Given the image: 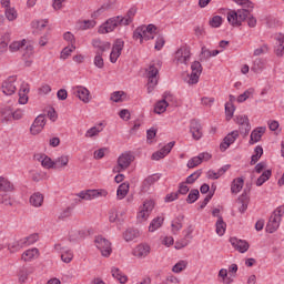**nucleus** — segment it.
<instances>
[{
	"label": "nucleus",
	"instance_id": "obj_1",
	"mask_svg": "<svg viewBox=\"0 0 284 284\" xmlns=\"http://www.w3.org/2000/svg\"><path fill=\"white\" fill-rule=\"evenodd\" d=\"M237 6H242V9L231 10L227 12V21L233 28L243 26V21L247 19L248 28H256V18L250 16V12L254 10V3L250 0H233Z\"/></svg>",
	"mask_w": 284,
	"mask_h": 284
},
{
	"label": "nucleus",
	"instance_id": "obj_2",
	"mask_svg": "<svg viewBox=\"0 0 284 284\" xmlns=\"http://www.w3.org/2000/svg\"><path fill=\"white\" fill-rule=\"evenodd\" d=\"M284 214V206H278L273 214L271 215L267 224H266V232L268 234H274L278 227H281V221Z\"/></svg>",
	"mask_w": 284,
	"mask_h": 284
},
{
	"label": "nucleus",
	"instance_id": "obj_3",
	"mask_svg": "<svg viewBox=\"0 0 284 284\" xmlns=\"http://www.w3.org/2000/svg\"><path fill=\"white\" fill-rule=\"evenodd\" d=\"M159 68H161V61H158L155 64H150L146 70L148 82V92H153L154 88L159 84Z\"/></svg>",
	"mask_w": 284,
	"mask_h": 284
},
{
	"label": "nucleus",
	"instance_id": "obj_4",
	"mask_svg": "<svg viewBox=\"0 0 284 284\" xmlns=\"http://www.w3.org/2000/svg\"><path fill=\"white\" fill-rule=\"evenodd\" d=\"M134 161V156L130 154V152H124L118 158V165L113 168L114 174H121V172H125L128 168Z\"/></svg>",
	"mask_w": 284,
	"mask_h": 284
},
{
	"label": "nucleus",
	"instance_id": "obj_5",
	"mask_svg": "<svg viewBox=\"0 0 284 284\" xmlns=\"http://www.w3.org/2000/svg\"><path fill=\"white\" fill-rule=\"evenodd\" d=\"M95 246L101 252V255L108 258L112 254V242L99 235L94 240Z\"/></svg>",
	"mask_w": 284,
	"mask_h": 284
},
{
	"label": "nucleus",
	"instance_id": "obj_6",
	"mask_svg": "<svg viewBox=\"0 0 284 284\" xmlns=\"http://www.w3.org/2000/svg\"><path fill=\"white\" fill-rule=\"evenodd\" d=\"M77 196L83 201H92L94 199H99L100 196H108V191L105 189L87 190L78 193Z\"/></svg>",
	"mask_w": 284,
	"mask_h": 284
},
{
	"label": "nucleus",
	"instance_id": "obj_7",
	"mask_svg": "<svg viewBox=\"0 0 284 284\" xmlns=\"http://www.w3.org/2000/svg\"><path fill=\"white\" fill-rule=\"evenodd\" d=\"M1 89L6 97H12V94L17 92V75H11L8 78V80H4Z\"/></svg>",
	"mask_w": 284,
	"mask_h": 284
},
{
	"label": "nucleus",
	"instance_id": "obj_8",
	"mask_svg": "<svg viewBox=\"0 0 284 284\" xmlns=\"http://www.w3.org/2000/svg\"><path fill=\"white\" fill-rule=\"evenodd\" d=\"M191 58H192V52L187 47H181L175 52V61L178 64L180 63L183 65H187V62H190Z\"/></svg>",
	"mask_w": 284,
	"mask_h": 284
},
{
	"label": "nucleus",
	"instance_id": "obj_9",
	"mask_svg": "<svg viewBox=\"0 0 284 284\" xmlns=\"http://www.w3.org/2000/svg\"><path fill=\"white\" fill-rule=\"evenodd\" d=\"M119 18H109L98 30L99 34H108L114 32L119 28Z\"/></svg>",
	"mask_w": 284,
	"mask_h": 284
},
{
	"label": "nucleus",
	"instance_id": "obj_10",
	"mask_svg": "<svg viewBox=\"0 0 284 284\" xmlns=\"http://www.w3.org/2000/svg\"><path fill=\"white\" fill-rule=\"evenodd\" d=\"M123 48H125V42L122 39L115 40L110 53L111 63H116V61H119V57H121V52H123Z\"/></svg>",
	"mask_w": 284,
	"mask_h": 284
},
{
	"label": "nucleus",
	"instance_id": "obj_11",
	"mask_svg": "<svg viewBox=\"0 0 284 284\" xmlns=\"http://www.w3.org/2000/svg\"><path fill=\"white\" fill-rule=\"evenodd\" d=\"M9 50L11 52H17L18 50H27V52L22 54L26 59L28 57H32V52L34 48H32V45H26V40H22V41H16L11 43L9 45Z\"/></svg>",
	"mask_w": 284,
	"mask_h": 284
},
{
	"label": "nucleus",
	"instance_id": "obj_12",
	"mask_svg": "<svg viewBox=\"0 0 284 284\" xmlns=\"http://www.w3.org/2000/svg\"><path fill=\"white\" fill-rule=\"evenodd\" d=\"M91 45L95 50V54H103L104 52H110L112 44L108 41H103L99 38H95L91 41Z\"/></svg>",
	"mask_w": 284,
	"mask_h": 284
},
{
	"label": "nucleus",
	"instance_id": "obj_13",
	"mask_svg": "<svg viewBox=\"0 0 284 284\" xmlns=\"http://www.w3.org/2000/svg\"><path fill=\"white\" fill-rule=\"evenodd\" d=\"M43 128H45V115L40 114L36 118L33 123L30 126V132L33 136H37V134H41L43 131Z\"/></svg>",
	"mask_w": 284,
	"mask_h": 284
},
{
	"label": "nucleus",
	"instance_id": "obj_14",
	"mask_svg": "<svg viewBox=\"0 0 284 284\" xmlns=\"http://www.w3.org/2000/svg\"><path fill=\"white\" fill-rule=\"evenodd\" d=\"M190 132L192 133V136L195 141H199L203 138V126L199 120H191Z\"/></svg>",
	"mask_w": 284,
	"mask_h": 284
},
{
	"label": "nucleus",
	"instance_id": "obj_15",
	"mask_svg": "<svg viewBox=\"0 0 284 284\" xmlns=\"http://www.w3.org/2000/svg\"><path fill=\"white\" fill-rule=\"evenodd\" d=\"M175 142H169L164 145L160 151H156L152 154L151 159L153 161H161V159H165L170 152H172V148H174Z\"/></svg>",
	"mask_w": 284,
	"mask_h": 284
},
{
	"label": "nucleus",
	"instance_id": "obj_16",
	"mask_svg": "<svg viewBox=\"0 0 284 284\" xmlns=\"http://www.w3.org/2000/svg\"><path fill=\"white\" fill-rule=\"evenodd\" d=\"M172 97V93L170 92H165L163 94V99L158 101L155 106H154V112L155 114H163V112H165V110H168V101H170V98Z\"/></svg>",
	"mask_w": 284,
	"mask_h": 284
},
{
	"label": "nucleus",
	"instance_id": "obj_17",
	"mask_svg": "<svg viewBox=\"0 0 284 284\" xmlns=\"http://www.w3.org/2000/svg\"><path fill=\"white\" fill-rule=\"evenodd\" d=\"M230 243L241 254H245V252H247L250 250V243H247V241H245V240H239L236 237H231Z\"/></svg>",
	"mask_w": 284,
	"mask_h": 284
},
{
	"label": "nucleus",
	"instance_id": "obj_18",
	"mask_svg": "<svg viewBox=\"0 0 284 284\" xmlns=\"http://www.w3.org/2000/svg\"><path fill=\"white\" fill-rule=\"evenodd\" d=\"M236 139H239V130L229 133L224 138L223 142L220 144L221 152H225V150H227V148H230V145H232V143H234Z\"/></svg>",
	"mask_w": 284,
	"mask_h": 284
},
{
	"label": "nucleus",
	"instance_id": "obj_19",
	"mask_svg": "<svg viewBox=\"0 0 284 284\" xmlns=\"http://www.w3.org/2000/svg\"><path fill=\"white\" fill-rule=\"evenodd\" d=\"M74 94L83 103H90V90H88V88L78 85L74 88Z\"/></svg>",
	"mask_w": 284,
	"mask_h": 284
},
{
	"label": "nucleus",
	"instance_id": "obj_20",
	"mask_svg": "<svg viewBox=\"0 0 284 284\" xmlns=\"http://www.w3.org/2000/svg\"><path fill=\"white\" fill-rule=\"evenodd\" d=\"M265 130H267L265 126H258L254 129L251 133V139L248 141L250 145H254V143H258V141L263 139V134H265Z\"/></svg>",
	"mask_w": 284,
	"mask_h": 284
},
{
	"label": "nucleus",
	"instance_id": "obj_21",
	"mask_svg": "<svg viewBox=\"0 0 284 284\" xmlns=\"http://www.w3.org/2000/svg\"><path fill=\"white\" fill-rule=\"evenodd\" d=\"M136 258H145L150 254V245L139 244L132 252Z\"/></svg>",
	"mask_w": 284,
	"mask_h": 284
},
{
	"label": "nucleus",
	"instance_id": "obj_22",
	"mask_svg": "<svg viewBox=\"0 0 284 284\" xmlns=\"http://www.w3.org/2000/svg\"><path fill=\"white\" fill-rule=\"evenodd\" d=\"M39 248H29L22 253L21 260L24 261V263H30L31 261L37 260L39 257Z\"/></svg>",
	"mask_w": 284,
	"mask_h": 284
},
{
	"label": "nucleus",
	"instance_id": "obj_23",
	"mask_svg": "<svg viewBox=\"0 0 284 284\" xmlns=\"http://www.w3.org/2000/svg\"><path fill=\"white\" fill-rule=\"evenodd\" d=\"M70 163V155H61L53 161V170H61V168H68Z\"/></svg>",
	"mask_w": 284,
	"mask_h": 284
},
{
	"label": "nucleus",
	"instance_id": "obj_24",
	"mask_svg": "<svg viewBox=\"0 0 284 284\" xmlns=\"http://www.w3.org/2000/svg\"><path fill=\"white\" fill-rule=\"evenodd\" d=\"M101 132H103V123H99L95 126L90 128L89 130H87L84 136L85 139H94V136H99V134H101Z\"/></svg>",
	"mask_w": 284,
	"mask_h": 284
},
{
	"label": "nucleus",
	"instance_id": "obj_25",
	"mask_svg": "<svg viewBox=\"0 0 284 284\" xmlns=\"http://www.w3.org/2000/svg\"><path fill=\"white\" fill-rule=\"evenodd\" d=\"M156 33V26L149 24L143 26V39L144 41H150V39H154V34Z\"/></svg>",
	"mask_w": 284,
	"mask_h": 284
},
{
	"label": "nucleus",
	"instance_id": "obj_26",
	"mask_svg": "<svg viewBox=\"0 0 284 284\" xmlns=\"http://www.w3.org/2000/svg\"><path fill=\"white\" fill-rule=\"evenodd\" d=\"M141 236V233L136 229H128L123 233V239L126 241V243H130L131 241H134L135 239H139Z\"/></svg>",
	"mask_w": 284,
	"mask_h": 284
},
{
	"label": "nucleus",
	"instance_id": "obj_27",
	"mask_svg": "<svg viewBox=\"0 0 284 284\" xmlns=\"http://www.w3.org/2000/svg\"><path fill=\"white\" fill-rule=\"evenodd\" d=\"M243 185H245V180H243V178H237L233 180L231 185L232 194H239V192L243 190Z\"/></svg>",
	"mask_w": 284,
	"mask_h": 284
},
{
	"label": "nucleus",
	"instance_id": "obj_28",
	"mask_svg": "<svg viewBox=\"0 0 284 284\" xmlns=\"http://www.w3.org/2000/svg\"><path fill=\"white\" fill-rule=\"evenodd\" d=\"M48 26V20H34L31 23V28H33V34H40L41 30Z\"/></svg>",
	"mask_w": 284,
	"mask_h": 284
},
{
	"label": "nucleus",
	"instance_id": "obj_29",
	"mask_svg": "<svg viewBox=\"0 0 284 284\" xmlns=\"http://www.w3.org/2000/svg\"><path fill=\"white\" fill-rule=\"evenodd\" d=\"M237 203H239V212H241V214H244L247 211V193L244 191V194L240 195L237 199Z\"/></svg>",
	"mask_w": 284,
	"mask_h": 284
},
{
	"label": "nucleus",
	"instance_id": "obj_30",
	"mask_svg": "<svg viewBox=\"0 0 284 284\" xmlns=\"http://www.w3.org/2000/svg\"><path fill=\"white\" fill-rule=\"evenodd\" d=\"M215 227H216L215 232L219 236H223V234H225V230L227 229V224L223 221V216H217Z\"/></svg>",
	"mask_w": 284,
	"mask_h": 284
},
{
	"label": "nucleus",
	"instance_id": "obj_31",
	"mask_svg": "<svg viewBox=\"0 0 284 284\" xmlns=\"http://www.w3.org/2000/svg\"><path fill=\"white\" fill-rule=\"evenodd\" d=\"M30 204L33 205V207H41L43 205V194L41 193H33L30 196Z\"/></svg>",
	"mask_w": 284,
	"mask_h": 284
},
{
	"label": "nucleus",
	"instance_id": "obj_32",
	"mask_svg": "<svg viewBox=\"0 0 284 284\" xmlns=\"http://www.w3.org/2000/svg\"><path fill=\"white\" fill-rule=\"evenodd\" d=\"M128 192H130V183H122L119 185L116 191V196L121 201L124 196H128Z\"/></svg>",
	"mask_w": 284,
	"mask_h": 284
},
{
	"label": "nucleus",
	"instance_id": "obj_33",
	"mask_svg": "<svg viewBox=\"0 0 284 284\" xmlns=\"http://www.w3.org/2000/svg\"><path fill=\"white\" fill-rule=\"evenodd\" d=\"M159 181V176L150 175L142 183V192H148L151 185H154Z\"/></svg>",
	"mask_w": 284,
	"mask_h": 284
},
{
	"label": "nucleus",
	"instance_id": "obj_34",
	"mask_svg": "<svg viewBox=\"0 0 284 284\" xmlns=\"http://www.w3.org/2000/svg\"><path fill=\"white\" fill-rule=\"evenodd\" d=\"M111 274L113 276V278H116V281H119V283L121 284H125L128 283V276L124 275L121 270L116 268V267H113L111 270Z\"/></svg>",
	"mask_w": 284,
	"mask_h": 284
},
{
	"label": "nucleus",
	"instance_id": "obj_35",
	"mask_svg": "<svg viewBox=\"0 0 284 284\" xmlns=\"http://www.w3.org/2000/svg\"><path fill=\"white\" fill-rule=\"evenodd\" d=\"M22 247H26L23 239L13 241L8 245V250L11 252V254H14V252H19V250H22Z\"/></svg>",
	"mask_w": 284,
	"mask_h": 284
},
{
	"label": "nucleus",
	"instance_id": "obj_36",
	"mask_svg": "<svg viewBox=\"0 0 284 284\" xmlns=\"http://www.w3.org/2000/svg\"><path fill=\"white\" fill-rule=\"evenodd\" d=\"M12 190H14V185L8 179L0 176V192H12Z\"/></svg>",
	"mask_w": 284,
	"mask_h": 284
},
{
	"label": "nucleus",
	"instance_id": "obj_37",
	"mask_svg": "<svg viewBox=\"0 0 284 284\" xmlns=\"http://www.w3.org/2000/svg\"><path fill=\"white\" fill-rule=\"evenodd\" d=\"M163 221H165L163 216H158L153 219L152 222L150 223L149 232H156V230H159V227L163 225Z\"/></svg>",
	"mask_w": 284,
	"mask_h": 284
},
{
	"label": "nucleus",
	"instance_id": "obj_38",
	"mask_svg": "<svg viewBox=\"0 0 284 284\" xmlns=\"http://www.w3.org/2000/svg\"><path fill=\"white\" fill-rule=\"evenodd\" d=\"M41 165L42 168H45L47 170H54V161L48 155H41L40 156Z\"/></svg>",
	"mask_w": 284,
	"mask_h": 284
},
{
	"label": "nucleus",
	"instance_id": "obj_39",
	"mask_svg": "<svg viewBox=\"0 0 284 284\" xmlns=\"http://www.w3.org/2000/svg\"><path fill=\"white\" fill-rule=\"evenodd\" d=\"M271 176H272V170L264 171L256 181L257 187H261L263 183H265L266 181H270Z\"/></svg>",
	"mask_w": 284,
	"mask_h": 284
},
{
	"label": "nucleus",
	"instance_id": "obj_40",
	"mask_svg": "<svg viewBox=\"0 0 284 284\" xmlns=\"http://www.w3.org/2000/svg\"><path fill=\"white\" fill-rule=\"evenodd\" d=\"M199 196H201L199 189L191 190L186 197V203L189 204L196 203V201H199Z\"/></svg>",
	"mask_w": 284,
	"mask_h": 284
},
{
	"label": "nucleus",
	"instance_id": "obj_41",
	"mask_svg": "<svg viewBox=\"0 0 284 284\" xmlns=\"http://www.w3.org/2000/svg\"><path fill=\"white\" fill-rule=\"evenodd\" d=\"M236 108H234V104L232 102L225 103V114H226V121H232V116H234Z\"/></svg>",
	"mask_w": 284,
	"mask_h": 284
},
{
	"label": "nucleus",
	"instance_id": "obj_42",
	"mask_svg": "<svg viewBox=\"0 0 284 284\" xmlns=\"http://www.w3.org/2000/svg\"><path fill=\"white\" fill-rule=\"evenodd\" d=\"M39 241V234L33 233L27 237L22 239V243H24V247H28V245H34Z\"/></svg>",
	"mask_w": 284,
	"mask_h": 284
},
{
	"label": "nucleus",
	"instance_id": "obj_43",
	"mask_svg": "<svg viewBox=\"0 0 284 284\" xmlns=\"http://www.w3.org/2000/svg\"><path fill=\"white\" fill-rule=\"evenodd\" d=\"M93 64L95 68H99V70H103L105 68V62L103 61V54L95 53V57L93 59Z\"/></svg>",
	"mask_w": 284,
	"mask_h": 284
},
{
	"label": "nucleus",
	"instance_id": "obj_44",
	"mask_svg": "<svg viewBox=\"0 0 284 284\" xmlns=\"http://www.w3.org/2000/svg\"><path fill=\"white\" fill-rule=\"evenodd\" d=\"M4 14L8 21H16L18 17L17 9H14L13 7L6 9Z\"/></svg>",
	"mask_w": 284,
	"mask_h": 284
},
{
	"label": "nucleus",
	"instance_id": "obj_45",
	"mask_svg": "<svg viewBox=\"0 0 284 284\" xmlns=\"http://www.w3.org/2000/svg\"><path fill=\"white\" fill-rule=\"evenodd\" d=\"M74 258V254L70 250L62 251L61 254V261L63 263H72V260Z\"/></svg>",
	"mask_w": 284,
	"mask_h": 284
},
{
	"label": "nucleus",
	"instance_id": "obj_46",
	"mask_svg": "<svg viewBox=\"0 0 284 284\" xmlns=\"http://www.w3.org/2000/svg\"><path fill=\"white\" fill-rule=\"evenodd\" d=\"M191 70L193 74H197L200 77L201 74H203V65L201 64L200 61L192 62Z\"/></svg>",
	"mask_w": 284,
	"mask_h": 284
},
{
	"label": "nucleus",
	"instance_id": "obj_47",
	"mask_svg": "<svg viewBox=\"0 0 284 284\" xmlns=\"http://www.w3.org/2000/svg\"><path fill=\"white\" fill-rule=\"evenodd\" d=\"M263 68H265V61H263V59H255L251 70L253 72H261V70H263Z\"/></svg>",
	"mask_w": 284,
	"mask_h": 284
},
{
	"label": "nucleus",
	"instance_id": "obj_48",
	"mask_svg": "<svg viewBox=\"0 0 284 284\" xmlns=\"http://www.w3.org/2000/svg\"><path fill=\"white\" fill-rule=\"evenodd\" d=\"M209 26H211V28H221V26H223V18L221 16H214L209 21Z\"/></svg>",
	"mask_w": 284,
	"mask_h": 284
},
{
	"label": "nucleus",
	"instance_id": "obj_49",
	"mask_svg": "<svg viewBox=\"0 0 284 284\" xmlns=\"http://www.w3.org/2000/svg\"><path fill=\"white\" fill-rule=\"evenodd\" d=\"M186 267H187V262L180 261L173 266L172 272H174L175 274H181V272H183V270H185Z\"/></svg>",
	"mask_w": 284,
	"mask_h": 284
},
{
	"label": "nucleus",
	"instance_id": "obj_50",
	"mask_svg": "<svg viewBox=\"0 0 284 284\" xmlns=\"http://www.w3.org/2000/svg\"><path fill=\"white\" fill-rule=\"evenodd\" d=\"M235 123H237V125H245L247 130L250 129V118H247V115H237Z\"/></svg>",
	"mask_w": 284,
	"mask_h": 284
},
{
	"label": "nucleus",
	"instance_id": "obj_51",
	"mask_svg": "<svg viewBox=\"0 0 284 284\" xmlns=\"http://www.w3.org/2000/svg\"><path fill=\"white\" fill-rule=\"evenodd\" d=\"M74 50H77V47H74V44H71V47H65L61 52V59H68L72 54V52H74Z\"/></svg>",
	"mask_w": 284,
	"mask_h": 284
},
{
	"label": "nucleus",
	"instance_id": "obj_52",
	"mask_svg": "<svg viewBox=\"0 0 284 284\" xmlns=\"http://www.w3.org/2000/svg\"><path fill=\"white\" fill-rule=\"evenodd\" d=\"M202 163H203V162L201 161V158L197 155V156H194V158H192L191 160H189L186 165H187V168H189L190 170H192V169H194V168L201 165Z\"/></svg>",
	"mask_w": 284,
	"mask_h": 284
},
{
	"label": "nucleus",
	"instance_id": "obj_53",
	"mask_svg": "<svg viewBox=\"0 0 284 284\" xmlns=\"http://www.w3.org/2000/svg\"><path fill=\"white\" fill-rule=\"evenodd\" d=\"M143 26L142 27H138L134 32H133V39L135 41L140 40V43H143Z\"/></svg>",
	"mask_w": 284,
	"mask_h": 284
},
{
	"label": "nucleus",
	"instance_id": "obj_54",
	"mask_svg": "<svg viewBox=\"0 0 284 284\" xmlns=\"http://www.w3.org/2000/svg\"><path fill=\"white\" fill-rule=\"evenodd\" d=\"M200 176H201V170H197L186 178L185 183L187 185H192V183H194Z\"/></svg>",
	"mask_w": 284,
	"mask_h": 284
},
{
	"label": "nucleus",
	"instance_id": "obj_55",
	"mask_svg": "<svg viewBox=\"0 0 284 284\" xmlns=\"http://www.w3.org/2000/svg\"><path fill=\"white\" fill-rule=\"evenodd\" d=\"M189 79L186 80V83L189 85H196V83H199V79H201V75H199L197 73H192L187 75Z\"/></svg>",
	"mask_w": 284,
	"mask_h": 284
},
{
	"label": "nucleus",
	"instance_id": "obj_56",
	"mask_svg": "<svg viewBox=\"0 0 284 284\" xmlns=\"http://www.w3.org/2000/svg\"><path fill=\"white\" fill-rule=\"evenodd\" d=\"M212 58V51H210L207 48L202 47V51L200 54V61H207V59Z\"/></svg>",
	"mask_w": 284,
	"mask_h": 284
},
{
	"label": "nucleus",
	"instance_id": "obj_57",
	"mask_svg": "<svg viewBox=\"0 0 284 284\" xmlns=\"http://www.w3.org/2000/svg\"><path fill=\"white\" fill-rule=\"evenodd\" d=\"M28 276H30L28 268H21L19 272V283H26V281H28Z\"/></svg>",
	"mask_w": 284,
	"mask_h": 284
},
{
	"label": "nucleus",
	"instance_id": "obj_58",
	"mask_svg": "<svg viewBox=\"0 0 284 284\" xmlns=\"http://www.w3.org/2000/svg\"><path fill=\"white\" fill-rule=\"evenodd\" d=\"M253 92L254 91L252 89L246 90L244 93L237 97V102L243 103V101H247V99H250V95L253 94Z\"/></svg>",
	"mask_w": 284,
	"mask_h": 284
},
{
	"label": "nucleus",
	"instance_id": "obj_59",
	"mask_svg": "<svg viewBox=\"0 0 284 284\" xmlns=\"http://www.w3.org/2000/svg\"><path fill=\"white\" fill-rule=\"evenodd\" d=\"M105 152H108L106 148L99 149V150L94 151L93 158L97 161H99L100 159H103V156H105Z\"/></svg>",
	"mask_w": 284,
	"mask_h": 284
},
{
	"label": "nucleus",
	"instance_id": "obj_60",
	"mask_svg": "<svg viewBox=\"0 0 284 284\" xmlns=\"http://www.w3.org/2000/svg\"><path fill=\"white\" fill-rule=\"evenodd\" d=\"M118 19V26H130V23H132V21L130 19H128L126 16H116Z\"/></svg>",
	"mask_w": 284,
	"mask_h": 284
},
{
	"label": "nucleus",
	"instance_id": "obj_61",
	"mask_svg": "<svg viewBox=\"0 0 284 284\" xmlns=\"http://www.w3.org/2000/svg\"><path fill=\"white\" fill-rule=\"evenodd\" d=\"M142 210H144V212H148L150 214L154 210V202L152 200L145 201L143 203Z\"/></svg>",
	"mask_w": 284,
	"mask_h": 284
},
{
	"label": "nucleus",
	"instance_id": "obj_62",
	"mask_svg": "<svg viewBox=\"0 0 284 284\" xmlns=\"http://www.w3.org/2000/svg\"><path fill=\"white\" fill-rule=\"evenodd\" d=\"M1 114L4 116L6 121H10V119H12V109H10V106L2 109Z\"/></svg>",
	"mask_w": 284,
	"mask_h": 284
},
{
	"label": "nucleus",
	"instance_id": "obj_63",
	"mask_svg": "<svg viewBox=\"0 0 284 284\" xmlns=\"http://www.w3.org/2000/svg\"><path fill=\"white\" fill-rule=\"evenodd\" d=\"M284 42H278L276 41V45H275V54L276 57H283V52H284Z\"/></svg>",
	"mask_w": 284,
	"mask_h": 284
},
{
	"label": "nucleus",
	"instance_id": "obj_64",
	"mask_svg": "<svg viewBox=\"0 0 284 284\" xmlns=\"http://www.w3.org/2000/svg\"><path fill=\"white\" fill-rule=\"evenodd\" d=\"M163 45H165V38L160 36V37L156 38L154 48H155V50H162Z\"/></svg>",
	"mask_w": 284,
	"mask_h": 284
}]
</instances>
